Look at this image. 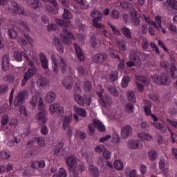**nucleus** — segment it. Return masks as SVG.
<instances>
[{"mask_svg":"<svg viewBox=\"0 0 177 177\" xmlns=\"http://www.w3.org/2000/svg\"><path fill=\"white\" fill-rule=\"evenodd\" d=\"M52 68L55 74L60 73H66L67 71V60L60 56L53 55L51 56Z\"/></svg>","mask_w":177,"mask_h":177,"instance_id":"f257e3e1","label":"nucleus"},{"mask_svg":"<svg viewBox=\"0 0 177 177\" xmlns=\"http://www.w3.org/2000/svg\"><path fill=\"white\" fill-rule=\"evenodd\" d=\"M152 81L156 85H165V86H168L171 84V77L165 74H155L152 76Z\"/></svg>","mask_w":177,"mask_h":177,"instance_id":"f03ea898","label":"nucleus"},{"mask_svg":"<svg viewBox=\"0 0 177 177\" xmlns=\"http://www.w3.org/2000/svg\"><path fill=\"white\" fill-rule=\"evenodd\" d=\"M72 120H73L71 119V116L64 117L62 129L63 131H65L66 138H68V139L73 138V133H74L73 127L70 125V124H71Z\"/></svg>","mask_w":177,"mask_h":177,"instance_id":"7ed1b4c3","label":"nucleus"},{"mask_svg":"<svg viewBox=\"0 0 177 177\" xmlns=\"http://www.w3.org/2000/svg\"><path fill=\"white\" fill-rule=\"evenodd\" d=\"M91 16L93 18L92 21L93 27L103 30V28H104V25L99 23V21H102L103 14H102L99 10H93L91 12Z\"/></svg>","mask_w":177,"mask_h":177,"instance_id":"20e7f679","label":"nucleus"},{"mask_svg":"<svg viewBox=\"0 0 177 177\" xmlns=\"http://www.w3.org/2000/svg\"><path fill=\"white\" fill-rule=\"evenodd\" d=\"M37 106L38 110H45V104L44 103V100L41 96H39V94L38 93H36L32 96V100L30 102L31 109H36Z\"/></svg>","mask_w":177,"mask_h":177,"instance_id":"39448f33","label":"nucleus"},{"mask_svg":"<svg viewBox=\"0 0 177 177\" xmlns=\"http://www.w3.org/2000/svg\"><path fill=\"white\" fill-rule=\"evenodd\" d=\"M48 110L51 115H56L58 118L63 117V114H64V108L57 103L50 104Z\"/></svg>","mask_w":177,"mask_h":177,"instance_id":"423d86ee","label":"nucleus"},{"mask_svg":"<svg viewBox=\"0 0 177 177\" xmlns=\"http://www.w3.org/2000/svg\"><path fill=\"white\" fill-rule=\"evenodd\" d=\"M24 57H25L26 62H28V66L30 67V68H29L28 71L25 73L24 77L25 80L28 81V80H30V78H31V77H32V75H34V74L37 73V68H35V66H34V62L31 61V59L28 56H27V55L24 54Z\"/></svg>","mask_w":177,"mask_h":177,"instance_id":"0eeeda50","label":"nucleus"},{"mask_svg":"<svg viewBox=\"0 0 177 177\" xmlns=\"http://www.w3.org/2000/svg\"><path fill=\"white\" fill-rule=\"evenodd\" d=\"M27 97H28V92L27 91L20 92L15 97V100L14 102L15 106L16 107H17V106H21Z\"/></svg>","mask_w":177,"mask_h":177,"instance_id":"6e6552de","label":"nucleus"},{"mask_svg":"<svg viewBox=\"0 0 177 177\" xmlns=\"http://www.w3.org/2000/svg\"><path fill=\"white\" fill-rule=\"evenodd\" d=\"M66 165L71 172L74 174L75 172V169L77 168V159L74 156H70L66 159Z\"/></svg>","mask_w":177,"mask_h":177,"instance_id":"1a4fd4ad","label":"nucleus"},{"mask_svg":"<svg viewBox=\"0 0 177 177\" xmlns=\"http://www.w3.org/2000/svg\"><path fill=\"white\" fill-rule=\"evenodd\" d=\"M93 63L96 64H102L107 61V55L106 53H97L92 57Z\"/></svg>","mask_w":177,"mask_h":177,"instance_id":"9d476101","label":"nucleus"},{"mask_svg":"<svg viewBox=\"0 0 177 177\" xmlns=\"http://www.w3.org/2000/svg\"><path fill=\"white\" fill-rule=\"evenodd\" d=\"M62 84L65 89H71L74 84V77L72 75L66 76L62 80Z\"/></svg>","mask_w":177,"mask_h":177,"instance_id":"9b49d317","label":"nucleus"},{"mask_svg":"<svg viewBox=\"0 0 177 177\" xmlns=\"http://www.w3.org/2000/svg\"><path fill=\"white\" fill-rule=\"evenodd\" d=\"M36 121L39 125H45L48 118H46V113L45 111H40L36 115Z\"/></svg>","mask_w":177,"mask_h":177,"instance_id":"f8f14e48","label":"nucleus"},{"mask_svg":"<svg viewBox=\"0 0 177 177\" xmlns=\"http://www.w3.org/2000/svg\"><path fill=\"white\" fill-rule=\"evenodd\" d=\"M127 147L131 150H136V149H142V145L139 144L138 140H130L127 142Z\"/></svg>","mask_w":177,"mask_h":177,"instance_id":"ddd939ff","label":"nucleus"},{"mask_svg":"<svg viewBox=\"0 0 177 177\" xmlns=\"http://www.w3.org/2000/svg\"><path fill=\"white\" fill-rule=\"evenodd\" d=\"M73 46L75 49L78 60H80V62H84L85 60V55H84V53H82V49H81V47L76 43H75Z\"/></svg>","mask_w":177,"mask_h":177,"instance_id":"4468645a","label":"nucleus"},{"mask_svg":"<svg viewBox=\"0 0 177 177\" xmlns=\"http://www.w3.org/2000/svg\"><path fill=\"white\" fill-rule=\"evenodd\" d=\"M115 45L118 49L122 52H124V50H127L128 49V46H127V41L122 39H117Z\"/></svg>","mask_w":177,"mask_h":177,"instance_id":"2eb2a0df","label":"nucleus"},{"mask_svg":"<svg viewBox=\"0 0 177 177\" xmlns=\"http://www.w3.org/2000/svg\"><path fill=\"white\" fill-rule=\"evenodd\" d=\"M73 110L75 114H77V115H80V117H82V118H86V117H88V112H86V110L84 108H80L77 106H74Z\"/></svg>","mask_w":177,"mask_h":177,"instance_id":"dca6fc26","label":"nucleus"},{"mask_svg":"<svg viewBox=\"0 0 177 177\" xmlns=\"http://www.w3.org/2000/svg\"><path fill=\"white\" fill-rule=\"evenodd\" d=\"M10 66V59H9V55H5L2 59V71H8L9 66Z\"/></svg>","mask_w":177,"mask_h":177,"instance_id":"f3484780","label":"nucleus"},{"mask_svg":"<svg viewBox=\"0 0 177 177\" xmlns=\"http://www.w3.org/2000/svg\"><path fill=\"white\" fill-rule=\"evenodd\" d=\"M132 133V127L131 126H126L122 129L121 136L122 139H127L128 136H131Z\"/></svg>","mask_w":177,"mask_h":177,"instance_id":"a211bd4d","label":"nucleus"},{"mask_svg":"<svg viewBox=\"0 0 177 177\" xmlns=\"http://www.w3.org/2000/svg\"><path fill=\"white\" fill-rule=\"evenodd\" d=\"M30 167L33 169H39V168H45L46 165L45 160H36L31 162Z\"/></svg>","mask_w":177,"mask_h":177,"instance_id":"6ab92c4d","label":"nucleus"},{"mask_svg":"<svg viewBox=\"0 0 177 177\" xmlns=\"http://www.w3.org/2000/svg\"><path fill=\"white\" fill-rule=\"evenodd\" d=\"M12 6H13L14 10H11L12 11V16H16L17 12L19 15H24V9L21 7H18L17 3L15 1H12Z\"/></svg>","mask_w":177,"mask_h":177,"instance_id":"aec40b11","label":"nucleus"},{"mask_svg":"<svg viewBox=\"0 0 177 177\" xmlns=\"http://www.w3.org/2000/svg\"><path fill=\"white\" fill-rule=\"evenodd\" d=\"M54 100H56V93L53 91H50L46 94L44 97V102L46 103H53Z\"/></svg>","mask_w":177,"mask_h":177,"instance_id":"412c9836","label":"nucleus"},{"mask_svg":"<svg viewBox=\"0 0 177 177\" xmlns=\"http://www.w3.org/2000/svg\"><path fill=\"white\" fill-rule=\"evenodd\" d=\"M137 138L141 139V140H146L147 142H151L153 140V136L146 132L138 133Z\"/></svg>","mask_w":177,"mask_h":177,"instance_id":"4be33fe9","label":"nucleus"},{"mask_svg":"<svg viewBox=\"0 0 177 177\" xmlns=\"http://www.w3.org/2000/svg\"><path fill=\"white\" fill-rule=\"evenodd\" d=\"M39 59L42 68L44 70H48L49 67L48 66V58H46V55L44 53H41L39 54Z\"/></svg>","mask_w":177,"mask_h":177,"instance_id":"5701e85b","label":"nucleus"},{"mask_svg":"<svg viewBox=\"0 0 177 177\" xmlns=\"http://www.w3.org/2000/svg\"><path fill=\"white\" fill-rule=\"evenodd\" d=\"M93 124L95 128L100 132H106V127L97 119L93 120Z\"/></svg>","mask_w":177,"mask_h":177,"instance_id":"b1692460","label":"nucleus"},{"mask_svg":"<svg viewBox=\"0 0 177 177\" xmlns=\"http://www.w3.org/2000/svg\"><path fill=\"white\" fill-rule=\"evenodd\" d=\"M88 172L91 177H99V169L93 165L88 166Z\"/></svg>","mask_w":177,"mask_h":177,"instance_id":"393cba45","label":"nucleus"},{"mask_svg":"<svg viewBox=\"0 0 177 177\" xmlns=\"http://www.w3.org/2000/svg\"><path fill=\"white\" fill-rule=\"evenodd\" d=\"M110 56L111 57H112V59H118V60L120 61L118 66V70L121 72L124 71V60H121V59L120 58V56L115 55L114 53H111Z\"/></svg>","mask_w":177,"mask_h":177,"instance_id":"a878e982","label":"nucleus"},{"mask_svg":"<svg viewBox=\"0 0 177 177\" xmlns=\"http://www.w3.org/2000/svg\"><path fill=\"white\" fill-rule=\"evenodd\" d=\"M151 124H152L153 127H154L155 128H156V129H158L159 131H160V132H162L163 133L167 132V127H165L164 124L160 122H151Z\"/></svg>","mask_w":177,"mask_h":177,"instance_id":"bb28decb","label":"nucleus"},{"mask_svg":"<svg viewBox=\"0 0 177 177\" xmlns=\"http://www.w3.org/2000/svg\"><path fill=\"white\" fill-rule=\"evenodd\" d=\"M74 99H75L76 103H77V104H79V106H81L82 107H84V106H85L84 98L82 97V96H81V95L75 93L74 95Z\"/></svg>","mask_w":177,"mask_h":177,"instance_id":"cd10ccee","label":"nucleus"},{"mask_svg":"<svg viewBox=\"0 0 177 177\" xmlns=\"http://www.w3.org/2000/svg\"><path fill=\"white\" fill-rule=\"evenodd\" d=\"M137 52L131 51L130 56H129V59L130 60H133L134 62H136L137 66L138 67H140L142 66V62H140V59H139V56L136 55Z\"/></svg>","mask_w":177,"mask_h":177,"instance_id":"c85d7f7f","label":"nucleus"},{"mask_svg":"<svg viewBox=\"0 0 177 177\" xmlns=\"http://www.w3.org/2000/svg\"><path fill=\"white\" fill-rule=\"evenodd\" d=\"M17 31H19V28L17 26H12L8 30V35L12 39H15L17 37Z\"/></svg>","mask_w":177,"mask_h":177,"instance_id":"c756f323","label":"nucleus"},{"mask_svg":"<svg viewBox=\"0 0 177 177\" xmlns=\"http://www.w3.org/2000/svg\"><path fill=\"white\" fill-rule=\"evenodd\" d=\"M155 23L156 24V26H158V28H160L163 34H166L167 31L165 30V29H164V27H162V24L161 21V16H156L155 17Z\"/></svg>","mask_w":177,"mask_h":177,"instance_id":"7c9ffc66","label":"nucleus"},{"mask_svg":"<svg viewBox=\"0 0 177 177\" xmlns=\"http://www.w3.org/2000/svg\"><path fill=\"white\" fill-rule=\"evenodd\" d=\"M159 165L165 175L168 174L169 165H168V164H167V162H165V160H161L159 162Z\"/></svg>","mask_w":177,"mask_h":177,"instance_id":"2f4dec72","label":"nucleus"},{"mask_svg":"<svg viewBox=\"0 0 177 177\" xmlns=\"http://www.w3.org/2000/svg\"><path fill=\"white\" fill-rule=\"evenodd\" d=\"M37 85H39V86H48L49 85V80L46 77H42L38 79Z\"/></svg>","mask_w":177,"mask_h":177,"instance_id":"473e14b6","label":"nucleus"},{"mask_svg":"<svg viewBox=\"0 0 177 177\" xmlns=\"http://www.w3.org/2000/svg\"><path fill=\"white\" fill-rule=\"evenodd\" d=\"M28 5L33 9H39V0H28Z\"/></svg>","mask_w":177,"mask_h":177,"instance_id":"72a5a7b5","label":"nucleus"},{"mask_svg":"<svg viewBox=\"0 0 177 177\" xmlns=\"http://www.w3.org/2000/svg\"><path fill=\"white\" fill-rule=\"evenodd\" d=\"M149 159L150 161H156L158 157V153L155 150H150L148 152Z\"/></svg>","mask_w":177,"mask_h":177,"instance_id":"f704fd0d","label":"nucleus"},{"mask_svg":"<svg viewBox=\"0 0 177 177\" xmlns=\"http://www.w3.org/2000/svg\"><path fill=\"white\" fill-rule=\"evenodd\" d=\"M113 167L118 171H122L124 169V162L120 160H117L113 162Z\"/></svg>","mask_w":177,"mask_h":177,"instance_id":"c9c22d12","label":"nucleus"},{"mask_svg":"<svg viewBox=\"0 0 177 177\" xmlns=\"http://www.w3.org/2000/svg\"><path fill=\"white\" fill-rule=\"evenodd\" d=\"M127 97L129 102H131V103H136V96H135V93H133V91H127Z\"/></svg>","mask_w":177,"mask_h":177,"instance_id":"e433bc0d","label":"nucleus"},{"mask_svg":"<svg viewBox=\"0 0 177 177\" xmlns=\"http://www.w3.org/2000/svg\"><path fill=\"white\" fill-rule=\"evenodd\" d=\"M59 147L55 148L54 150L55 154H56V156L66 155V153H64V150H63L62 152V147H63V145H64L63 142H59Z\"/></svg>","mask_w":177,"mask_h":177,"instance_id":"4c0bfd02","label":"nucleus"},{"mask_svg":"<svg viewBox=\"0 0 177 177\" xmlns=\"http://www.w3.org/2000/svg\"><path fill=\"white\" fill-rule=\"evenodd\" d=\"M120 31L123 34V35L126 37V38H129V39H131V38H132V35L131 34V30H129L128 28L127 27L122 28Z\"/></svg>","mask_w":177,"mask_h":177,"instance_id":"58836bf2","label":"nucleus"},{"mask_svg":"<svg viewBox=\"0 0 177 177\" xmlns=\"http://www.w3.org/2000/svg\"><path fill=\"white\" fill-rule=\"evenodd\" d=\"M106 89H107L108 92H109V93H111V95H112V96L117 97L120 95V93L118 92V90H117L116 88H115L112 86H108L106 87Z\"/></svg>","mask_w":177,"mask_h":177,"instance_id":"ea45409f","label":"nucleus"},{"mask_svg":"<svg viewBox=\"0 0 177 177\" xmlns=\"http://www.w3.org/2000/svg\"><path fill=\"white\" fill-rule=\"evenodd\" d=\"M55 21L58 26H60L61 27H70L71 26V21H68L67 22H64V21L62 19H55Z\"/></svg>","mask_w":177,"mask_h":177,"instance_id":"a19ab883","label":"nucleus"},{"mask_svg":"<svg viewBox=\"0 0 177 177\" xmlns=\"http://www.w3.org/2000/svg\"><path fill=\"white\" fill-rule=\"evenodd\" d=\"M74 1L75 2L78 3L82 9L89 8V3H88L86 0H74Z\"/></svg>","mask_w":177,"mask_h":177,"instance_id":"79ce46f5","label":"nucleus"},{"mask_svg":"<svg viewBox=\"0 0 177 177\" xmlns=\"http://www.w3.org/2000/svg\"><path fill=\"white\" fill-rule=\"evenodd\" d=\"M63 19H65V20H71L73 19V15L68 9H64Z\"/></svg>","mask_w":177,"mask_h":177,"instance_id":"37998d69","label":"nucleus"},{"mask_svg":"<svg viewBox=\"0 0 177 177\" xmlns=\"http://www.w3.org/2000/svg\"><path fill=\"white\" fill-rule=\"evenodd\" d=\"M143 18L145 20L146 23L147 24H149V26H153L155 27V28H158V26H157V24L156 22L151 21L149 17L146 16L145 15H143Z\"/></svg>","mask_w":177,"mask_h":177,"instance_id":"c03bdc74","label":"nucleus"},{"mask_svg":"<svg viewBox=\"0 0 177 177\" xmlns=\"http://www.w3.org/2000/svg\"><path fill=\"white\" fill-rule=\"evenodd\" d=\"M170 75L174 80L177 78V69L175 65H171L170 66Z\"/></svg>","mask_w":177,"mask_h":177,"instance_id":"a18cd8bd","label":"nucleus"},{"mask_svg":"<svg viewBox=\"0 0 177 177\" xmlns=\"http://www.w3.org/2000/svg\"><path fill=\"white\" fill-rule=\"evenodd\" d=\"M63 32L65 34V35H67L70 39H72L73 41H75L76 38L74 35L70 31V30H68L67 28H64L63 29Z\"/></svg>","mask_w":177,"mask_h":177,"instance_id":"49530a36","label":"nucleus"},{"mask_svg":"<svg viewBox=\"0 0 177 177\" xmlns=\"http://www.w3.org/2000/svg\"><path fill=\"white\" fill-rule=\"evenodd\" d=\"M124 111L127 114H132L133 113V105L131 103H128L124 106Z\"/></svg>","mask_w":177,"mask_h":177,"instance_id":"de8ad7c7","label":"nucleus"},{"mask_svg":"<svg viewBox=\"0 0 177 177\" xmlns=\"http://www.w3.org/2000/svg\"><path fill=\"white\" fill-rule=\"evenodd\" d=\"M168 28L169 30V31L171 32V33L173 35H176L177 34V28H176V26H175L174 24L172 23H169L168 24Z\"/></svg>","mask_w":177,"mask_h":177,"instance_id":"09e8293b","label":"nucleus"},{"mask_svg":"<svg viewBox=\"0 0 177 177\" xmlns=\"http://www.w3.org/2000/svg\"><path fill=\"white\" fill-rule=\"evenodd\" d=\"M97 93L98 97H100V99H101L99 101L100 104L102 106V107H106V102H104V100H103L102 98V95H103V93H104V90L103 88H101L100 92L97 91Z\"/></svg>","mask_w":177,"mask_h":177,"instance_id":"8fccbe9b","label":"nucleus"},{"mask_svg":"<svg viewBox=\"0 0 177 177\" xmlns=\"http://www.w3.org/2000/svg\"><path fill=\"white\" fill-rule=\"evenodd\" d=\"M53 177H67V172L63 168H59V174H54Z\"/></svg>","mask_w":177,"mask_h":177,"instance_id":"3c124183","label":"nucleus"},{"mask_svg":"<svg viewBox=\"0 0 177 177\" xmlns=\"http://www.w3.org/2000/svg\"><path fill=\"white\" fill-rule=\"evenodd\" d=\"M130 82H131V78H129V76L123 77L122 80V88H127V86H128V84H129Z\"/></svg>","mask_w":177,"mask_h":177,"instance_id":"603ef678","label":"nucleus"},{"mask_svg":"<svg viewBox=\"0 0 177 177\" xmlns=\"http://www.w3.org/2000/svg\"><path fill=\"white\" fill-rule=\"evenodd\" d=\"M136 80H137V81H140V82H143L145 85H149V80H147V78H146L145 76L138 75L136 77Z\"/></svg>","mask_w":177,"mask_h":177,"instance_id":"864d4df0","label":"nucleus"},{"mask_svg":"<svg viewBox=\"0 0 177 177\" xmlns=\"http://www.w3.org/2000/svg\"><path fill=\"white\" fill-rule=\"evenodd\" d=\"M14 59H15L17 62H21L23 59V53H21L20 51L14 52Z\"/></svg>","mask_w":177,"mask_h":177,"instance_id":"5fc2aeb1","label":"nucleus"},{"mask_svg":"<svg viewBox=\"0 0 177 177\" xmlns=\"http://www.w3.org/2000/svg\"><path fill=\"white\" fill-rule=\"evenodd\" d=\"M118 77V72H117V71H112L109 75V78L110 81H115Z\"/></svg>","mask_w":177,"mask_h":177,"instance_id":"6e6d98bb","label":"nucleus"},{"mask_svg":"<svg viewBox=\"0 0 177 177\" xmlns=\"http://www.w3.org/2000/svg\"><path fill=\"white\" fill-rule=\"evenodd\" d=\"M61 39L64 45H71V44H73V41H71V40H70L67 36L64 35H61Z\"/></svg>","mask_w":177,"mask_h":177,"instance_id":"4d7b16f0","label":"nucleus"},{"mask_svg":"<svg viewBox=\"0 0 177 177\" xmlns=\"http://www.w3.org/2000/svg\"><path fill=\"white\" fill-rule=\"evenodd\" d=\"M83 88L84 91H85L86 92H89V91H91V89L92 88V84L91 83V82H85L84 84Z\"/></svg>","mask_w":177,"mask_h":177,"instance_id":"13d9d810","label":"nucleus"},{"mask_svg":"<svg viewBox=\"0 0 177 177\" xmlns=\"http://www.w3.org/2000/svg\"><path fill=\"white\" fill-rule=\"evenodd\" d=\"M169 6H171L174 10H177V1L176 0H167Z\"/></svg>","mask_w":177,"mask_h":177,"instance_id":"bf43d9fd","label":"nucleus"},{"mask_svg":"<svg viewBox=\"0 0 177 177\" xmlns=\"http://www.w3.org/2000/svg\"><path fill=\"white\" fill-rule=\"evenodd\" d=\"M35 141L37 142L41 147H44V146H45V138L42 137L35 138Z\"/></svg>","mask_w":177,"mask_h":177,"instance_id":"052dcab7","label":"nucleus"},{"mask_svg":"<svg viewBox=\"0 0 177 177\" xmlns=\"http://www.w3.org/2000/svg\"><path fill=\"white\" fill-rule=\"evenodd\" d=\"M10 157V153L9 152H6L3 151L0 152V158L1 160H8Z\"/></svg>","mask_w":177,"mask_h":177,"instance_id":"680f3d73","label":"nucleus"},{"mask_svg":"<svg viewBox=\"0 0 177 177\" xmlns=\"http://www.w3.org/2000/svg\"><path fill=\"white\" fill-rule=\"evenodd\" d=\"M106 149V146L103 145H98L95 147V151L96 153H102V151H104Z\"/></svg>","mask_w":177,"mask_h":177,"instance_id":"e2e57ef3","label":"nucleus"},{"mask_svg":"<svg viewBox=\"0 0 177 177\" xmlns=\"http://www.w3.org/2000/svg\"><path fill=\"white\" fill-rule=\"evenodd\" d=\"M131 23L134 27H139V26H140V19H139V17L132 18Z\"/></svg>","mask_w":177,"mask_h":177,"instance_id":"0e129e2a","label":"nucleus"},{"mask_svg":"<svg viewBox=\"0 0 177 177\" xmlns=\"http://www.w3.org/2000/svg\"><path fill=\"white\" fill-rule=\"evenodd\" d=\"M1 125H3V127H5V125H6L8 122H9V115H3L1 118Z\"/></svg>","mask_w":177,"mask_h":177,"instance_id":"69168bd1","label":"nucleus"},{"mask_svg":"<svg viewBox=\"0 0 177 177\" xmlns=\"http://www.w3.org/2000/svg\"><path fill=\"white\" fill-rule=\"evenodd\" d=\"M120 140L121 138H120V136H118V134H113L112 138V143H113V145H117V143H120Z\"/></svg>","mask_w":177,"mask_h":177,"instance_id":"338daca9","label":"nucleus"},{"mask_svg":"<svg viewBox=\"0 0 177 177\" xmlns=\"http://www.w3.org/2000/svg\"><path fill=\"white\" fill-rule=\"evenodd\" d=\"M111 156L112 153L110 151L107 150L105 149V150H104L103 151V157L106 159V160H110V158H111Z\"/></svg>","mask_w":177,"mask_h":177,"instance_id":"774afa93","label":"nucleus"}]
</instances>
